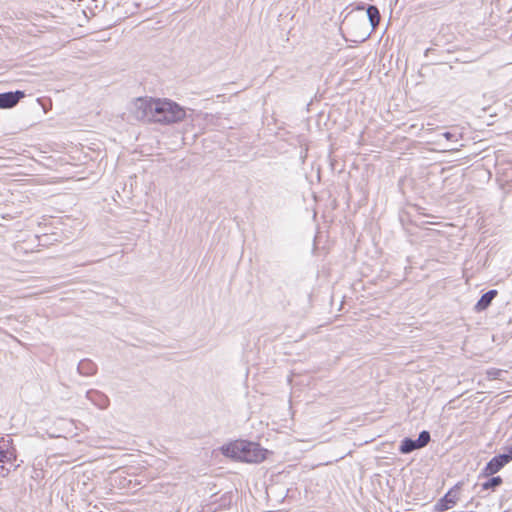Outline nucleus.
<instances>
[{
    "label": "nucleus",
    "instance_id": "nucleus-10",
    "mask_svg": "<svg viewBox=\"0 0 512 512\" xmlns=\"http://www.w3.org/2000/svg\"><path fill=\"white\" fill-rule=\"evenodd\" d=\"M451 496V493H448L445 498L440 502L438 503V508L440 510H448L451 508V505L448 504V497Z\"/></svg>",
    "mask_w": 512,
    "mask_h": 512
},
{
    "label": "nucleus",
    "instance_id": "nucleus-11",
    "mask_svg": "<svg viewBox=\"0 0 512 512\" xmlns=\"http://www.w3.org/2000/svg\"><path fill=\"white\" fill-rule=\"evenodd\" d=\"M501 482H502V480H501L500 477H494L489 482L484 484V488L487 489V488H490V487L498 486Z\"/></svg>",
    "mask_w": 512,
    "mask_h": 512
},
{
    "label": "nucleus",
    "instance_id": "nucleus-1",
    "mask_svg": "<svg viewBox=\"0 0 512 512\" xmlns=\"http://www.w3.org/2000/svg\"><path fill=\"white\" fill-rule=\"evenodd\" d=\"M136 106L141 117L151 122L172 124L182 121L186 116L185 109L169 99L138 98Z\"/></svg>",
    "mask_w": 512,
    "mask_h": 512
},
{
    "label": "nucleus",
    "instance_id": "nucleus-5",
    "mask_svg": "<svg viewBox=\"0 0 512 512\" xmlns=\"http://www.w3.org/2000/svg\"><path fill=\"white\" fill-rule=\"evenodd\" d=\"M25 94L23 91L6 92L0 93V108L9 109L13 108L18 102L24 98Z\"/></svg>",
    "mask_w": 512,
    "mask_h": 512
},
{
    "label": "nucleus",
    "instance_id": "nucleus-2",
    "mask_svg": "<svg viewBox=\"0 0 512 512\" xmlns=\"http://www.w3.org/2000/svg\"><path fill=\"white\" fill-rule=\"evenodd\" d=\"M221 453L232 460L245 463H261L271 452L259 443L243 439L228 442L220 447Z\"/></svg>",
    "mask_w": 512,
    "mask_h": 512
},
{
    "label": "nucleus",
    "instance_id": "nucleus-3",
    "mask_svg": "<svg viewBox=\"0 0 512 512\" xmlns=\"http://www.w3.org/2000/svg\"><path fill=\"white\" fill-rule=\"evenodd\" d=\"M430 441V434L427 431H422L417 440H411L405 438L399 447V450L403 454H408L416 449L425 447Z\"/></svg>",
    "mask_w": 512,
    "mask_h": 512
},
{
    "label": "nucleus",
    "instance_id": "nucleus-8",
    "mask_svg": "<svg viewBox=\"0 0 512 512\" xmlns=\"http://www.w3.org/2000/svg\"><path fill=\"white\" fill-rule=\"evenodd\" d=\"M367 15L373 28H375L380 22V13L377 7L369 6L367 8Z\"/></svg>",
    "mask_w": 512,
    "mask_h": 512
},
{
    "label": "nucleus",
    "instance_id": "nucleus-12",
    "mask_svg": "<svg viewBox=\"0 0 512 512\" xmlns=\"http://www.w3.org/2000/svg\"><path fill=\"white\" fill-rule=\"evenodd\" d=\"M454 503H455L454 496L451 494V496L448 497V504L451 505V507H452Z\"/></svg>",
    "mask_w": 512,
    "mask_h": 512
},
{
    "label": "nucleus",
    "instance_id": "nucleus-9",
    "mask_svg": "<svg viewBox=\"0 0 512 512\" xmlns=\"http://www.w3.org/2000/svg\"><path fill=\"white\" fill-rule=\"evenodd\" d=\"M503 373H504V370L497 369V368H491V369L487 370V372H486L487 377L490 380L501 379Z\"/></svg>",
    "mask_w": 512,
    "mask_h": 512
},
{
    "label": "nucleus",
    "instance_id": "nucleus-6",
    "mask_svg": "<svg viewBox=\"0 0 512 512\" xmlns=\"http://www.w3.org/2000/svg\"><path fill=\"white\" fill-rule=\"evenodd\" d=\"M510 461H511V455L501 454V455L495 456L488 462V464L485 468V471L487 474H490V475L495 474L504 465H506Z\"/></svg>",
    "mask_w": 512,
    "mask_h": 512
},
{
    "label": "nucleus",
    "instance_id": "nucleus-7",
    "mask_svg": "<svg viewBox=\"0 0 512 512\" xmlns=\"http://www.w3.org/2000/svg\"><path fill=\"white\" fill-rule=\"evenodd\" d=\"M497 293L498 292L496 290H490L486 292L476 303L475 309L478 311L485 310L490 305L492 300L496 297Z\"/></svg>",
    "mask_w": 512,
    "mask_h": 512
},
{
    "label": "nucleus",
    "instance_id": "nucleus-4",
    "mask_svg": "<svg viewBox=\"0 0 512 512\" xmlns=\"http://www.w3.org/2000/svg\"><path fill=\"white\" fill-rule=\"evenodd\" d=\"M16 460V449L10 438H0V463Z\"/></svg>",
    "mask_w": 512,
    "mask_h": 512
},
{
    "label": "nucleus",
    "instance_id": "nucleus-13",
    "mask_svg": "<svg viewBox=\"0 0 512 512\" xmlns=\"http://www.w3.org/2000/svg\"><path fill=\"white\" fill-rule=\"evenodd\" d=\"M506 451H507V455H511V459H512V444L509 445L508 447H506Z\"/></svg>",
    "mask_w": 512,
    "mask_h": 512
}]
</instances>
